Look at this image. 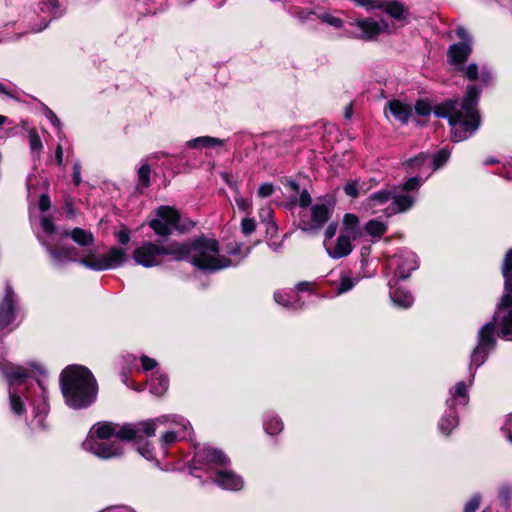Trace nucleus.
<instances>
[{
	"label": "nucleus",
	"mask_w": 512,
	"mask_h": 512,
	"mask_svg": "<svg viewBox=\"0 0 512 512\" xmlns=\"http://www.w3.org/2000/svg\"><path fill=\"white\" fill-rule=\"evenodd\" d=\"M47 116L55 127H59L60 121L52 111H49Z\"/></svg>",
	"instance_id": "59"
},
{
	"label": "nucleus",
	"mask_w": 512,
	"mask_h": 512,
	"mask_svg": "<svg viewBox=\"0 0 512 512\" xmlns=\"http://www.w3.org/2000/svg\"><path fill=\"white\" fill-rule=\"evenodd\" d=\"M162 417H168L169 419L165 423H158L156 428L160 425L167 426L169 424L174 425L177 428L175 430L165 432L160 438L161 445L164 448V453H166L167 446L190 434V423L178 415H163Z\"/></svg>",
	"instance_id": "13"
},
{
	"label": "nucleus",
	"mask_w": 512,
	"mask_h": 512,
	"mask_svg": "<svg viewBox=\"0 0 512 512\" xmlns=\"http://www.w3.org/2000/svg\"><path fill=\"white\" fill-rule=\"evenodd\" d=\"M361 188L358 181H350L344 186V192L348 196L356 198L359 196Z\"/></svg>",
	"instance_id": "40"
},
{
	"label": "nucleus",
	"mask_w": 512,
	"mask_h": 512,
	"mask_svg": "<svg viewBox=\"0 0 512 512\" xmlns=\"http://www.w3.org/2000/svg\"><path fill=\"white\" fill-rule=\"evenodd\" d=\"M285 185L287 187H289L295 193H299L300 192L299 191V185L295 181H293V180L287 181Z\"/></svg>",
	"instance_id": "61"
},
{
	"label": "nucleus",
	"mask_w": 512,
	"mask_h": 512,
	"mask_svg": "<svg viewBox=\"0 0 512 512\" xmlns=\"http://www.w3.org/2000/svg\"><path fill=\"white\" fill-rule=\"evenodd\" d=\"M28 137L31 152L39 156V153L43 148V144L37 130L35 128L30 129L28 131Z\"/></svg>",
	"instance_id": "29"
},
{
	"label": "nucleus",
	"mask_w": 512,
	"mask_h": 512,
	"mask_svg": "<svg viewBox=\"0 0 512 512\" xmlns=\"http://www.w3.org/2000/svg\"><path fill=\"white\" fill-rule=\"evenodd\" d=\"M337 231V224L331 223L325 230V239L324 241H334L333 237L335 236Z\"/></svg>",
	"instance_id": "53"
},
{
	"label": "nucleus",
	"mask_w": 512,
	"mask_h": 512,
	"mask_svg": "<svg viewBox=\"0 0 512 512\" xmlns=\"http://www.w3.org/2000/svg\"><path fill=\"white\" fill-rule=\"evenodd\" d=\"M415 196L400 194L396 187H387L372 193L365 201V207L372 214L383 213L386 217L408 211L415 203Z\"/></svg>",
	"instance_id": "6"
},
{
	"label": "nucleus",
	"mask_w": 512,
	"mask_h": 512,
	"mask_svg": "<svg viewBox=\"0 0 512 512\" xmlns=\"http://www.w3.org/2000/svg\"><path fill=\"white\" fill-rule=\"evenodd\" d=\"M147 437L148 436H142V438H138V439H134V440L137 441V444H138L137 449H138L139 453L147 460H152V459H154L153 448L147 443L141 445V441Z\"/></svg>",
	"instance_id": "37"
},
{
	"label": "nucleus",
	"mask_w": 512,
	"mask_h": 512,
	"mask_svg": "<svg viewBox=\"0 0 512 512\" xmlns=\"http://www.w3.org/2000/svg\"><path fill=\"white\" fill-rule=\"evenodd\" d=\"M183 244L188 250L185 259L191 257L192 263L201 270L216 271L231 265L228 258L219 255L218 242L215 239L201 237L191 245Z\"/></svg>",
	"instance_id": "7"
},
{
	"label": "nucleus",
	"mask_w": 512,
	"mask_h": 512,
	"mask_svg": "<svg viewBox=\"0 0 512 512\" xmlns=\"http://www.w3.org/2000/svg\"><path fill=\"white\" fill-rule=\"evenodd\" d=\"M463 72L464 76L471 81L478 79V66L476 64H470Z\"/></svg>",
	"instance_id": "48"
},
{
	"label": "nucleus",
	"mask_w": 512,
	"mask_h": 512,
	"mask_svg": "<svg viewBox=\"0 0 512 512\" xmlns=\"http://www.w3.org/2000/svg\"><path fill=\"white\" fill-rule=\"evenodd\" d=\"M55 158H56L57 164L59 166H61L63 164V149L60 144L57 145V147H56Z\"/></svg>",
	"instance_id": "57"
},
{
	"label": "nucleus",
	"mask_w": 512,
	"mask_h": 512,
	"mask_svg": "<svg viewBox=\"0 0 512 512\" xmlns=\"http://www.w3.org/2000/svg\"><path fill=\"white\" fill-rule=\"evenodd\" d=\"M283 428V424L280 419L273 417L267 420L264 424L265 431L270 435L279 433Z\"/></svg>",
	"instance_id": "36"
},
{
	"label": "nucleus",
	"mask_w": 512,
	"mask_h": 512,
	"mask_svg": "<svg viewBox=\"0 0 512 512\" xmlns=\"http://www.w3.org/2000/svg\"><path fill=\"white\" fill-rule=\"evenodd\" d=\"M256 228V222L253 218H244L241 222L242 232L246 235L251 234Z\"/></svg>",
	"instance_id": "43"
},
{
	"label": "nucleus",
	"mask_w": 512,
	"mask_h": 512,
	"mask_svg": "<svg viewBox=\"0 0 512 512\" xmlns=\"http://www.w3.org/2000/svg\"><path fill=\"white\" fill-rule=\"evenodd\" d=\"M168 419V417H157L122 426L112 422H98L90 429L82 447L101 459L117 458L123 454V446L118 440L129 441L142 436H154L156 425L165 423Z\"/></svg>",
	"instance_id": "1"
},
{
	"label": "nucleus",
	"mask_w": 512,
	"mask_h": 512,
	"mask_svg": "<svg viewBox=\"0 0 512 512\" xmlns=\"http://www.w3.org/2000/svg\"><path fill=\"white\" fill-rule=\"evenodd\" d=\"M385 11L395 19H403L405 14L404 6L397 1H390L385 4Z\"/></svg>",
	"instance_id": "30"
},
{
	"label": "nucleus",
	"mask_w": 512,
	"mask_h": 512,
	"mask_svg": "<svg viewBox=\"0 0 512 512\" xmlns=\"http://www.w3.org/2000/svg\"><path fill=\"white\" fill-rule=\"evenodd\" d=\"M388 109L394 118L402 123H407L412 114L411 106L399 100L388 102Z\"/></svg>",
	"instance_id": "20"
},
{
	"label": "nucleus",
	"mask_w": 512,
	"mask_h": 512,
	"mask_svg": "<svg viewBox=\"0 0 512 512\" xmlns=\"http://www.w3.org/2000/svg\"><path fill=\"white\" fill-rule=\"evenodd\" d=\"M215 481L227 490H240L243 487L242 478L231 470H219Z\"/></svg>",
	"instance_id": "19"
},
{
	"label": "nucleus",
	"mask_w": 512,
	"mask_h": 512,
	"mask_svg": "<svg viewBox=\"0 0 512 512\" xmlns=\"http://www.w3.org/2000/svg\"><path fill=\"white\" fill-rule=\"evenodd\" d=\"M480 91L476 86H468L461 102L447 100L434 107V114L447 118L451 126L453 141L460 142L469 138L480 126L481 118L477 109Z\"/></svg>",
	"instance_id": "2"
},
{
	"label": "nucleus",
	"mask_w": 512,
	"mask_h": 512,
	"mask_svg": "<svg viewBox=\"0 0 512 512\" xmlns=\"http://www.w3.org/2000/svg\"><path fill=\"white\" fill-rule=\"evenodd\" d=\"M195 459L198 462L226 465L229 460L225 454L212 447H202L195 452Z\"/></svg>",
	"instance_id": "17"
},
{
	"label": "nucleus",
	"mask_w": 512,
	"mask_h": 512,
	"mask_svg": "<svg viewBox=\"0 0 512 512\" xmlns=\"http://www.w3.org/2000/svg\"><path fill=\"white\" fill-rule=\"evenodd\" d=\"M415 111L420 116H428L431 111V105L425 100H418L415 104Z\"/></svg>",
	"instance_id": "41"
},
{
	"label": "nucleus",
	"mask_w": 512,
	"mask_h": 512,
	"mask_svg": "<svg viewBox=\"0 0 512 512\" xmlns=\"http://www.w3.org/2000/svg\"><path fill=\"white\" fill-rule=\"evenodd\" d=\"M356 5L365 7L368 10L382 7V5L376 0H352Z\"/></svg>",
	"instance_id": "46"
},
{
	"label": "nucleus",
	"mask_w": 512,
	"mask_h": 512,
	"mask_svg": "<svg viewBox=\"0 0 512 512\" xmlns=\"http://www.w3.org/2000/svg\"><path fill=\"white\" fill-rule=\"evenodd\" d=\"M296 202H297L296 199L291 200L292 204H295ZM311 202H312V198H311L309 192L306 189H303L300 192V196L298 199V204H299L300 208L306 209L307 207H309L311 205Z\"/></svg>",
	"instance_id": "39"
},
{
	"label": "nucleus",
	"mask_w": 512,
	"mask_h": 512,
	"mask_svg": "<svg viewBox=\"0 0 512 512\" xmlns=\"http://www.w3.org/2000/svg\"><path fill=\"white\" fill-rule=\"evenodd\" d=\"M236 204L242 210H247L250 207V203L242 197L236 198Z\"/></svg>",
	"instance_id": "58"
},
{
	"label": "nucleus",
	"mask_w": 512,
	"mask_h": 512,
	"mask_svg": "<svg viewBox=\"0 0 512 512\" xmlns=\"http://www.w3.org/2000/svg\"><path fill=\"white\" fill-rule=\"evenodd\" d=\"M41 227L47 234H53L56 229L52 219L48 216H45L41 219Z\"/></svg>",
	"instance_id": "45"
},
{
	"label": "nucleus",
	"mask_w": 512,
	"mask_h": 512,
	"mask_svg": "<svg viewBox=\"0 0 512 512\" xmlns=\"http://www.w3.org/2000/svg\"><path fill=\"white\" fill-rule=\"evenodd\" d=\"M72 177H73V183L75 186H79L82 182V179H81V164L80 162H75L74 165H73V174H72Z\"/></svg>",
	"instance_id": "50"
},
{
	"label": "nucleus",
	"mask_w": 512,
	"mask_h": 512,
	"mask_svg": "<svg viewBox=\"0 0 512 512\" xmlns=\"http://www.w3.org/2000/svg\"><path fill=\"white\" fill-rule=\"evenodd\" d=\"M426 164L429 166V155L425 153H420L416 157L411 158L407 161V166L412 168V170L420 169Z\"/></svg>",
	"instance_id": "35"
},
{
	"label": "nucleus",
	"mask_w": 512,
	"mask_h": 512,
	"mask_svg": "<svg viewBox=\"0 0 512 512\" xmlns=\"http://www.w3.org/2000/svg\"><path fill=\"white\" fill-rule=\"evenodd\" d=\"M15 319V293L10 285H6L5 295L0 303V327L5 328Z\"/></svg>",
	"instance_id": "16"
},
{
	"label": "nucleus",
	"mask_w": 512,
	"mask_h": 512,
	"mask_svg": "<svg viewBox=\"0 0 512 512\" xmlns=\"http://www.w3.org/2000/svg\"><path fill=\"white\" fill-rule=\"evenodd\" d=\"M390 297L393 303L401 308H408L414 302L413 296L409 292L401 289L392 290L390 292Z\"/></svg>",
	"instance_id": "24"
},
{
	"label": "nucleus",
	"mask_w": 512,
	"mask_h": 512,
	"mask_svg": "<svg viewBox=\"0 0 512 512\" xmlns=\"http://www.w3.org/2000/svg\"><path fill=\"white\" fill-rule=\"evenodd\" d=\"M150 166L148 164H143L138 170V188H147L150 185Z\"/></svg>",
	"instance_id": "34"
},
{
	"label": "nucleus",
	"mask_w": 512,
	"mask_h": 512,
	"mask_svg": "<svg viewBox=\"0 0 512 512\" xmlns=\"http://www.w3.org/2000/svg\"><path fill=\"white\" fill-rule=\"evenodd\" d=\"M180 213L171 206H161L156 210L155 218L149 223L151 229L159 236H168L173 229H179Z\"/></svg>",
	"instance_id": "11"
},
{
	"label": "nucleus",
	"mask_w": 512,
	"mask_h": 512,
	"mask_svg": "<svg viewBox=\"0 0 512 512\" xmlns=\"http://www.w3.org/2000/svg\"><path fill=\"white\" fill-rule=\"evenodd\" d=\"M421 186V180L418 177L409 178L402 186L396 187L400 194L412 195L411 192L417 191Z\"/></svg>",
	"instance_id": "31"
},
{
	"label": "nucleus",
	"mask_w": 512,
	"mask_h": 512,
	"mask_svg": "<svg viewBox=\"0 0 512 512\" xmlns=\"http://www.w3.org/2000/svg\"><path fill=\"white\" fill-rule=\"evenodd\" d=\"M505 430L511 431L512 430V415L509 416L506 422Z\"/></svg>",
	"instance_id": "64"
},
{
	"label": "nucleus",
	"mask_w": 512,
	"mask_h": 512,
	"mask_svg": "<svg viewBox=\"0 0 512 512\" xmlns=\"http://www.w3.org/2000/svg\"><path fill=\"white\" fill-rule=\"evenodd\" d=\"M388 269L399 279H406L418 267L417 256L411 251H402L387 260Z\"/></svg>",
	"instance_id": "12"
},
{
	"label": "nucleus",
	"mask_w": 512,
	"mask_h": 512,
	"mask_svg": "<svg viewBox=\"0 0 512 512\" xmlns=\"http://www.w3.org/2000/svg\"><path fill=\"white\" fill-rule=\"evenodd\" d=\"M117 240L120 244L126 245L130 241V233L124 228L116 233Z\"/></svg>",
	"instance_id": "52"
},
{
	"label": "nucleus",
	"mask_w": 512,
	"mask_h": 512,
	"mask_svg": "<svg viewBox=\"0 0 512 512\" xmlns=\"http://www.w3.org/2000/svg\"><path fill=\"white\" fill-rule=\"evenodd\" d=\"M351 240L354 239L341 232L335 241H324L323 244L331 258L339 259L349 255L352 252L353 247Z\"/></svg>",
	"instance_id": "15"
},
{
	"label": "nucleus",
	"mask_w": 512,
	"mask_h": 512,
	"mask_svg": "<svg viewBox=\"0 0 512 512\" xmlns=\"http://www.w3.org/2000/svg\"><path fill=\"white\" fill-rule=\"evenodd\" d=\"M57 8V2L55 0H49L47 2H43L41 6V10L43 12H50Z\"/></svg>",
	"instance_id": "56"
},
{
	"label": "nucleus",
	"mask_w": 512,
	"mask_h": 512,
	"mask_svg": "<svg viewBox=\"0 0 512 512\" xmlns=\"http://www.w3.org/2000/svg\"><path fill=\"white\" fill-rule=\"evenodd\" d=\"M61 389L66 403L75 409L92 404L97 395V383L92 373L83 366H69L61 374Z\"/></svg>",
	"instance_id": "4"
},
{
	"label": "nucleus",
	"mask_w": 512,
	"mask_h": 512,
	"mask_svg": "<svg viewBox=\"0 0 512 512\" xmlns=\"http://www.w3.org/2000/svg\"><path fill=\"white\" fill-rule=\"evenodd\" d=\"M354 30L348 31L351 37L362 39V40H373L379 34L385 32L388 29V24L384 21H376L371 18L356 20L351 23Z\"/></svg>",
	"instance_id": "14"
},
{
	"label": "nucleus",
	"mask_w": 512,
	"mask_h": 512,
	"mask_svg": "<svg viewBox=\"0 0 512 512\" xmlns=\"http://www.w3.org/2000/svg\"><path fill=\"white\" fill-rule=\"evenodd\" d=\"M333 206L327 202H317L311 207V215L306 211L299 212L298 226L301 230L310 233L318 232L331 217Z\"/></svg>",
	"instance_id": "10"
},
{
	"label": "nucleus",
	"mask_w": 512,
	"mask_h": 512,
	"mask_svg": "<svg viewBox=\"0 0 512 512\" xmlns=\"http://www.w3.org/2000/svg\"><path fill=\"white\" fill-rule=\"evenodd\" d=\"M187 253L188 250L184 244L174 242L160 246L147 241L134 250L133 259L141 266L153 267L161 264L162 258L166 255L172 256L175 260H183Z\"/></svg>",
	"instance_id": "8"
},
{
	"label": "nucleus",
	"mask_w": 512,
	"mask_h": 512,
	"mask_svg": "<svg viewBox=\"0 0 512 512\" xmlns=\"http://www.w3.org/2000/svg\"><path fill=\"white\" fill-rule=\"evenodd\" d=\"M502 273L504 279L512 276V249H510L505 255L502 265Z\"/></svg>",
	"instance_id": "38"
},
{
	"label": "nucleus",
	"mask_w": 512,
	"mask_h": 512,
	"mask_svg": "<svg viewBox=\"0 0 512 512\" xmlns=\"http://www.w3.org/2000/svg\"><path fill=\"white\" fill-rule=\"evenodd\" d=\"M481 80L484 84H488L491 80V74L487 71H482Z\"/></svg>",
	"instance_id": "62"
},
{
	"label": "nucleus",
	"mask_w": 512,
	"mask_h": 512,
	"mask_svg": "<svg viewBox=\"0 0 512 512\" xmlns=\"http://www.w3.org/2000/svg\"><path fill=\"white\" fill-rule=\"evenodd\" d=\"M472 48L470 42H460L453 44L448 50L449 62L453 65L461 66L469 57ZM459 69L463 70L462 67Z\"/></svg>",
	"instance_id": "18"
},
{
	"label": "nucleus",
	"mask_w": 512,
	"mask_h": 512,
	"mask_svg": "<svg viewBox=\"0 0 512 512\" xmlns=\"http://www.w3.org/2000/svg\"><path fill=\"white\" fill-rule=\"evenodd\" d=\"M458 425V419L457 416L453 411H449L447 415H445L440 423H439V429L440 431L448 435L453 428H455Z\"/></svg>",
	"instance_id": "25"
},
{
	"label": "nucleus",
	"mask_w": 512,
	"mask_h": 512,
	"mask_svg": "<svg viewBox=\"0 0 512 512\" xmlns=\"http://www.w3.org/2000/svg\"><path fill=\"white\" fill-rule=\"evenodd\" d=\"M480 504V496L474 495L464 506V512H475Z\"/></svg>",
	"instance_id": "44"
},
{
	"label": "nucleus",
	"mask_w": 512,
	"mask_h": 512,
	"mask_svg": "<svg viewBox=\"0 0 512 512\" xmlns=\"http://www.w3.org/2000/svg\"><path fill=\"white\" fill-rule=\"evenodd\" d=\"M365 230L373 237H381L387 231V226L385 223L373 219L366 223Z\"/></svg>",
	"instance_id": "27"
},
{
	"label": "nucleus",
	"mask_w": 512,
	"mask_h": 512,
	"mask_svg": "<svg viewBox=\"0 0 512 512\" xmlns=\"http://www.w3.org/2000/svg\"><path fill=\"white\" fill-rule=\"evenodd\" d=\"M456 35L462 40L461 42H470V45L472 44L471 37L469 36L468 32L465 28L459 27L456 29Z\"/></svg>",
	"instance_id": "55"
},
{
	"label": "nucleus",
	"mask_w": 512,
	"mask_h": 512,
	"mask_svg": "<svg viewBox=\"0 0 512 512\" xmlns=\"http://www.w3.org/2000/svg\"><path fill=\"white\" fill-rule=\"evenodd\" d=\"M355 282L349 276H342L340 279V285L338 287V293H345L353 288Z\"/></svg>",
	"instance_id": "42"
},
{
	"label": "nucleus",
	"mask_w": 512,
	"mask_h": 512,
	"mask_svg": "<svg viewBox=\"0 0 512 512\" xmlns=\"http://www.w3.org/2000/svg\"><path fill=\"white\" fill-rule=\"evenodd\" d=\"M322 19L324 22H326L336 28H340L343 25V21L340 18L334 17L332 15H328V14L323 15Z\"/></svg>",
	"instance_id": "51"
},
{
	"label": "nucleus",
	"mask_w": 512,
	"mask_h": 512,
	"mask_svg": "<svg viewBox=\"0 0 512 512\" xmlns=\"http://www.w3.org/2000/svg\"><path fill=\"white\" fill-rule=\"evenodd\" d=\"M500 329V335L505 339H512V296L505 294L502 296L493 321L485 324L478 333V343L471 354L470 367L481 366L488 353L495 346V328Z\"/></svg>",
	"instance_id": "3"
},
{
	"label": "nucleus",
	"mask_w": 512,
	"mask_h": 512,
	"mask_svg": "<svg viewBox=\"0 0 512 512\" xmlns=\"http://www.w3.org/2000/svg\"><path fill=\"white\" fill-rule=\"evenodd\" d=\"M50 208V198L46 194H42L39 199V209L41 211H47Z\"/></svg>",
	"instance_id": "54"
},
{
	"label": "nucleus",
	"mask_w": 512,
	"mask_h": 512,
	"mask_svg": "<svg viewBox=\"0 0 512 512\" xmlns=\"http://www.w3.org/2000/svg\"><path fill=\"white\" fill-rule=\"evenodd\" d=\"M274 192V186L271 183H263L258 188V195L262 198L269 197Z\"/></svg>",
	"instance_id": "47"
},
{
	"label": "nucleus",
	"mask_w": 512,
	"mask_h": 512,
	"mask_svg": "<svg viewBox=\"0 0 512 512\" xmlns=\"http://www.w3.org/2000/svg\"><path fill=\"white\" fill-rule=\"evenodd\" d=\"M310 287H311V283L309 282H301L297 285L296 289L298 292H302V291H308L310 290Z\"/></svg>",
	"instance_id": "60"
},
{
	"label": "nucleus",
	"mask_w": 512,
	"mask_h": 512,
	"mask_svg": "<svg viewBox=\"0 0 512 512\" xmlns=\"http://www.w3.org/2000/svg\"><path fill=\"white\" fill-rule=\"evenodd\" d=\"M451 399L448 400V404L450 407H454L457 400L459 399L462 404H467L468 402V392H467V385L460 381L458 382L455 387L450 390Z\"/></svg>",
	"instance_id": "23"
},
{
	"label": "nucleus",
	"mask_w": 512,
	"mask_h": 512,
	"mask_svg": "<svg viewBox=\"0 0 512 512\" xmlns=\"http://www.w3.org/2000/svg\"><path fill=\"white\" fill-rule=\"evenodd\" d=\"M63 236L70 237L75 243L82 247H88L94 243V236L91 232L82 228L65 230Z\"/></svg>",
	"instance_id": "21"
},
{
	"label": "nucleus",
	"mask_w": 512,
	"mask_h": 512,
	"mask_svg": "<svg viewBox=\"0 0 512 512\" xmlns=\"http://www.w3.org/2000/svg\"><path fill=\"white\" fill-rule=\"evenodd\" d=\"M0 369L3 371L5 377L9 382V400L12 411L15 414H22L25 411V406L18 394V386L23 383V380L28 377L26 370L20 366H14L9 363L0 364Z\"/></svg>",
	"instance_id": "9"
},
{
	"label": "nucleus",
	"mask_w": 512,
	"mask_h": 512,
	"mask_svg": "<svg viewBox=\"0 0 512 512\" xmlns=\"http://www.w3.org/2000/svg\"><path fill=\"white\" fill-rule=\"evenodd\" d=\"M140 360H141L142 368L145 371L152 370L157 366L156 360H154L146 355H142L140 357Z\"/></svg>",
	"instance_id": "49"
},
{
	"label": "nucleus",
	"mask_w": 512,
	"mask_h": 512,
	"mask_svg": "<svg viewBox=\"0 0 512 512\" xmlns=\"http://www.w3.org/2000/svg\"><path fill=\"white\" fill-rule=\"evenodd\" d=\"M449 158V153L446 150H440L438 153L429 156V167L432 171H435L440 166H442Z\"/></svg>",
	"instance_id": "33"
},
{
	"label": "nucleus",
	"mask_w": 512,
	"mask_h": 512,
	"mask_svg": "<svg viewBox=\"0 0 512 512\" xmlns=\"http://www.w3.org/2000/svg\"><path fill=\"white\" fill-rule=\"evenodd\" d=\"M168 388V379L164 376H159L156 379L151 380L150 390L153 394L160 396Z\"/></svg>",
	"instance_id": "32"
},
{
	"label": "nucleus",
	"mask_w": 512,
	"mask_h": 512,
	"mask_svg": "<svg viewBox=\"0 0 512 512\" xmlns=\"http://www.w3.org/2000/svg\"><path fill=\"white\" fill-rule=\"evenodd\" d=\"M342 233L353 239L360 236L359 219L355 214L347 213L344 215Z\"/></svg>",
	"instance_id": "22"
},
{
	"label": "nucleus",
	"mask_w": 512,
	"mask_h": 512,
	"mask_svg": "<svg viewBox=\"0 0 512 512\" xmlns=\"http://www.w3.org/2000/svg\"><path fill=\"white\" fill-rule=\"evenodd\" d=\"M505 288L507 291L512 292V276L505 279Z\"/></svg>",
	"instance_id": "63"
},
{
	"label": "nucleus",
	"mask_w": 512,
	"mask_h": 512,
	"mask_svg": "<svg viewBox=\"0 0 512 512\" xmlns=\"http://www.w3.org/2000/svg\"><path fill=\"white\" fill-rule=\"evenodd\" d=\"M223 142L219 138L209 137V136H202L195 138L188 142V146L191 148H198L200 146L203 147H212L216 145H221Z\"/></svg>",
	"instance_id": "26"
},
{
	"label": "nucleus",
	"mask_w": 512,
	"mask_h": 512,
	"mask_svg": "<svg viewBox=\"0 0 512 512\" xmlns=\"http://www.w3.org/2000/svg\"><path fill=\"white\" fill-rule=\"evenodd\" d=\"M295 295L293 294H287L283 292H275L274 293V299L278 304H281L288 308H299L300 305L297 304L296 300H294Z\"/></svg>",
	"instance_id": "28"
},
{
	"label": "nucleus",
	"mask_w": 512,
	"mask_h": 512,
	"mask_svg": "<svg viewBox=\"0 0 512 512\" xmlns=\"http://www.w3.org/2000/svg\"><path fill=\"white\" fill-rule=\"evenodd\" d=\"M47 251L56 262H62L65 260L78 261L84 266L101 271L115 268L121 265L125 258V251L116 247L111 248L107 254H96L93 251H89L78 258V253L75 248H59L54 249L47 247Z\"/></svg>",
	"instance_id": "5"
}]
</instances>
